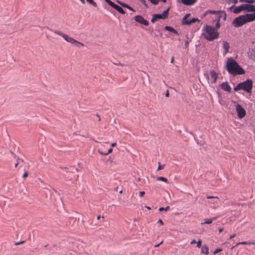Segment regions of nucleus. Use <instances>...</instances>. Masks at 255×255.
Wrapping results in <instances>:
<instances>
[{
    "mask_svg": "<svg viewBox=\"0 0 255 255\" xmlns=\"http://www.w3.org/2000/svg\"><path fill=\"white\" fill-rule=\"evenodd\" d=\"M204 76L208 83L211 84H215L218 77V74L214 70H211L209 73L206 72L204 73Z\"/></svg>",
    "mask_w": 255,
    "mask_h": 255,
    "instance_id": "39448f33",
    "label": "nucleus"
},
{
    "mask_svg": "<svg viewBox=\"0 0 255 255\" xmlns=\"http://www.w3.org/2000/svg\"><path fill=\"white\" fill-rule=\"evenodd\" d=\"M253 88V81L251 79H247L245 81L238 84L234 88L235 91L243 90L246 92L251 94Z\"/></svg>",
    "mask_w": 255,
    "mask_h": 255,
    "instance_id": "20e7f679",
    "label": "nucleus"
},
{
    "mask_svg": "<svg viewBox=\"0 0 255 255\" xmlns=\"http://www.w3.org/2000/svg\"><path fill=\"white\" fill-rule=\"evenodd\" d=\"M54 32L57 34V35H59L60 36H61L62 37H63L64 38L65 35H66V34L63 33L62 31H59V30H55L54 31Z\"/></svg>",
    "mask_w": 255,
    "mask_h": 255,
    "instance_id": "bb28decb",
    "label": "nucleus"
},
{
    "mask_svg": "<svg viewBox=\"0 0 255 255\" xmlns=\"http://www.w3.org/2000/svg\"><path fill=\"white\" fill-rule=\"evenodd\" d=\"M235 108L238 118L240 119L243 118L246 114L245 110L239 104L236 105Z\"/></svg>",
    "mask_w": 255,
    "mask_h": 255,
    "instance_id": "1a4fd4ad",
    "label": "nucleus"
},
{
    "mask_svg": "<svg viewBox=\"0 0 255 255\" xmlns=\"http://www.w3.org/2000/svg\"><path fill=\"white\" fill-rule=\"evenodd\" d=\"M162 243V241H161L160 243L159 244H157L155 245H154V247H158L160 244H161Z\"/></svg>",
    "mask_w": 255,
    "mask_h": 255,
    "instance_id": "37998d69",
    "label": "nucleus"
},
{
    "mask_svg": "<svg viewBox=\"0 0 255 255\" xmlns=\"http://www.w3.org/2000/svg\"><path fill=\"white\" fill-rule=\"evenodd\" d=\"M188 14H186L183 18L182 23L183 24H191L192 23H194L197 21H199L198 18H192L190 21H187V18H188Z\"/></svg>",
    "mask_w": 255,
    "mask_h": 255,
    "instance_id": "ddd939ff",
    "label": "nucleus"
},
{
    "mask_svg": "<svg viewBox=\"0 0 255 255\" xmlns=\"http://www.w3.org/2000/svg\"><path fill=\"white\" fill-rule=\"evenodd\" d=\"M164 210V208L163 207H160L159 208V211H161L162 210Z\"/></svg>",
    "mask_w": 255,
    "mask_h": 255,
    "instance_id": "09e8293b",
    "label": "nucleus"
},
{
    "mask_svg": "<svg viewBox=\"0 0 255 255\" xmlns=\"http://www.w3.org/2000/svg\"><path fill=\"white\" fill-rule=\"evenodd\" d=\"M63 39L65 40L67 42L70 43L71 44L77 47H80L81 46L83 47L84 46V45L82 43L76 40L73 38L68 36L66 34L65 35Z\"/></svg>",
    "mask_w": 255,
    "mask_h": 255,
    "instance_id": "0eeeda50",
    "label": "nucleus"
},
{
    "mask_svg": "<svg viewBox=\"0 0 255 255\" xmlns=\"http://www.w3.org/2000/svg\"><path fill=\"white\" fill-rule=\"evenodd\" d=\"M152 4L156 5L159 2V0H148Z\"/></svg>",
    "mask_w": 255,
    "mask_h": 255,
    "instance_id": "2f4dec72",
    "label": "nucleus"
},
{
    "mask_svg": "<svg viewBox=\"0 0 255 255\" xmlns=\"http://www.w3.org/2000/svg\"><path fill=\"white\" fill-rule=\"evenodd\" d=\"M169 96V92L167 90L165 93V97H168Z\"/></svg>",
    "mask_w": 255,
    "mask_h": 255,
    "instance_id": "c03bdc74",
    "label": "nucleus"
},
{
    "mask_svg": "<svg viewBox=\"0 0 255 255\" xmlns=\"http://www.w3.org/2000/svg\"><path fill=\"white\" fill-rule=\"evenodd\" d=\"M197 0H180V2L186 5L194 4Z\"/></svg>",
    "mask_w": 255,
    "mask_h": 255,
    "instance_id": "f3484780",
    "label": "nucleus"
},
{
    "mask_svg": "<svg viewBox=\"0 0 255 255\" xmlns=\"http://www.w3.org/2000/svg\"><path fill=\"white\" fill-rule=\"evenodd\" d=\"M157 180L162 181H163V182H167V179L165 178V177H158L157 178Z\"/></svg>",
    "mask_w": 255,
    "mask_h": 255,
    "instance_id": "c756f323",
    "label": "nucleus"
},
{
    "mask_svg": "<svg viewBox=\"0 0 255 255\" xmlns=\"http://www.w3.org/2000/svg\"><path fill=\"white\" fill-rule=\"evenodd\" d=\"M157 222L158 223H159L160 224H161V225H163V223L161 219H159Z\"/></svg>",
    "mask_w": 255,
    "mask_h": 255,
    "instance_id": "a19ab883",
    "label": "nucleus"
},
{
    "mask_svg": "<svg viewBox=\"0 0 255 255\" xmlns=\"http://www.w3.org/2000/svg\"><path fill=\"white\" fill-rule=\"evenodd\" d=\"M101 217V216H98L97 218V220H99L100 219V218ZM102 218L103 219L104 217L103 216L102 217Z\"/></svg>",
    "mask_w": 255,
    "mask_h": 255,
    "instance_id": "603ef678",
    "label": "nucleus"
},
{
    "mask_svg": "<svg viewBox=\"0 0 255 255\" xmlns=\"http://www.w3.org/2000/svg\"><path fill=\"white\" fill-rule=\"evenodd\" d=\"M117 1L118 2V3H119L120 5H121L123 7H126L131 11H135V10L131 6H129L126 3L122 2L120 1L119 0H117Z\"/></svg>",
    "mask_w": 255,
    "mask_h": 255,
    "instance_id": "5701e85b",
    "label": "nucleus"
},
{
    "mask_svg": "<svg viewBox=\"0 0 255 255\" xmlns=\"http://www.w3.org/2000/svg\"><path fill=\"white\" fill-rule=\"evenodd\" d=\"M226 69L229 74L234 76L243 75L245 73V71L232 57L227 58Z\"/></svg>",
    "mask_w": 255,
    "mask_h": 255,
    "instance_id": "f257e3e1",
    "label": "nucleus"
},
{
    "mask_svg": "<svg viewBox=\"0 0 255 255\" xmlns=\"http://www.w3.org/2000/svg\"><path fill=\"white\" fill-rule=\"evenodd\" d=\"M241 11H246L250 12H255V5H251V4H246L244 3L239 5Z\"/></svg>",
    "mask_w": 255,
    "mask_h": 255,
    "instance_id": "6e6552de",
    "label": "nucleus"
},
{
    "mask_svg": "<svg viewBox=\"0 0 255 255\" xmlns=\"http://www.w3.org/2000/svg\"><path fill=\"white\" fill-rule=\"evenodd\" d=\"M21 160L20 159H18L17 160V162L15 164V167H16L17 166L18 164H20V163L21 162Z\"/></svg>",
    "mask_w": 255,
    "mask_h": 255,
    "instance_id": "c9c22d12",
    "label": "nucleus"
},
{
    "mask_svg": "<svg viewBox=\"0 0 255 255\" xmlns=\"http://www.w3.org/2000/svg\"><path fill=\"white\" fill-rule=\"evenodd\" d=\"M27 176H28V173H27V172L26 171L23 174L22 177L23 178H25V177H27Z\"/></svg>",
    "mask_w": 255,
    "mask_h": 255,
    "instance_id": "4c0bfd02",
    "label": "nucleus"
},
{
    "mask_svg": "<svg viewBox=\"0 0 255 255\" xmlns=\"http://www.w3.org/2000/svg\"><path fill=\"white\" fill-rule=\"evenodd\" d=\"M168 14V9L163 11L162 13L154 14L153 15L151 21L154 22L159 19H165Z\"/></svg>",
    "mask_w": 255,
    "mask_h": 255,
    "instance_id": "423d86ee",
    "label": "nucleus"
},
{
    "mask_svg": "<svg viewBox=\"0 0 255 255\" xmlns=\"http://www.w3.org/2000/svg\"><path fill=\"white\" fill-rule=\"evenodd\" d=\"M223 231V228H219V232H221Z\"/></svg>",
    "mask_w": 255,
    "mask_h": 255,
    "instance_id": "864d4df0",
    "label": "nucleus"
},
{
    "mask_svg": "<svg viewBox=\"0 0 255 255\" xmlns=\"http://www.w3.org/2000/svg\"><path fill=\"white\" fill-rule=\"evenodd\" d=\"M202 35L206 39L213 41L218 38L219 33L215 27L206 24L202 28Z\"/></svg>",
    "mask_w": 255,
    "mask_h": 255,
    "instance_id": "7ed1b4c3",
    "label": "nucleus"
},
{
    "mask_svg": "<svg viewBox=\"0 0 255 255\" xmlns=\"http://www.w3.org/2000/svg\"><path fill=\"white\" fill-rule=\"evenodd\" d=\"M82 3H85V0H79Z\"/></svg>",
    "mask_w": 255,
    "mask_h": 255,
    "instance_id": "5fc2aeb1",
    "label": "nucleus"
},
{
    "mask_svg": "<svg viewBox=\"0 0 255 255\" xmlns=\"http://www.w3.org/2000/svg\"><path fill=\"white\" fill-rule=\"evenodd\" d=\"M85 1H86L88 3L91 4V5H93L94 6H97L96 3L93 0H85Z\"/></svg>",
    "mask_w": 255,
    "mask_h": 255,
    "instance_id": "cd10ccee",
    "label": "nucleus"
},
{
    "mask_svg": "<svg viewBox=\"0 0 255 255\" xmlns=\"http://www.w3.org/2000/svg\"><path fill=\"white\" fill-rule=\"evenodd\" d=\"M235 236H236V234H233V235H231L230 237V239H232L233 238L235 237Z\"/></svg>",
    "mask_w": 255,
    "mask_h": 255,
    "instance_id": "49530a36",
    "label": "nucleus"
},
{
    "mask_svg": "<svg viewBox=\"0 0 255 255\" xmlns=\"http://www.w3.org/2000/svg\"><path fill=\"white\" fill-rule=\"evenodd\" d=\"M255 20V12L247 13L236 17L233 21L232 24L236 27H241L244 24Z\"/></svg>",
    "mask_w": 255,
    "mask_h": 255,
    "instance_id": "f03ea898",
    "label": "nucleus"
},
{
    "mask_svg": "<svg viewBox=\"0 0 255 255\" xmlns=\"http://www.w3.org/2000/svg\"><path fill=\"white\" fill-rule=\"evenodd\" d=\"M164 29L167 31L173 32L177 35H179L178 31L170 26H165Z\"/></svg>",
    "mask_w": 255,
    "mask_h": 255,
    "instance_id": "6ab92c4d",
    "label": "nucleus"
},
{
    "mask_svg": "<svg viewBox=\"0 0 255 255\" xmlns=\"http://www.w3.org/2000/svg\"><path fill=\"white\" fill-rule=\"evenodd\" d=\"M190 19H188V18H187V21H190Z\"/></svg>",
    "mask_w": 255,
    "mask_h": 255,
    "instance_id": "13d9d810",
    "label": "nucleus"
},
{
    "mask_svg": "<svg viewBox=\"0 0 255 255\" xmlns=\"http://www.w3.org/2000/svg\"><path fill=\"white\" fill-rule=\"evenodd\" d=\"M111 6L113 7L114 9L117 10L118 12H119L121 14H125V11L122 8V7L118 5L117 4L114 3L111 0H105Z\"/></svg>",
    "mask_w": 255,
    "mask_h": 255,
    "instance_id": "9d476101",
    "label": "nucleus"
},
{
    "mask_svg": "<svg viewBox=\"0 0 255 255\" xmlns=\"http://www.w3.org/2000/svg\"><path fill=\"white\" fill-rule=\"evenodd\" d=\"M169 209V206H167L165 208H164V210L165 211H167Z\"/></svg>",
    "mask_w": 255,
    "mask_h": 255,
    "instance_id": "3c124183",
    "label": "nucleus"
},
{
    "mask_svg": "<svg viewBox=\"0 0 255 255\" xmlns=\"http://www.w3.org/2000/svg\"><path fill=\"white\" fill-rule=\"evenodd\" d=\"M164 168V165H161L160 162H158V166L157 167V170H159L161 169H163Z\"/></svg>",
    "mask_w": 255,
    "mask_h": 255,
    "instance_id": "473e14b6",
    "label": "nucleus"
},
{
    "mask_svg": "<svg viewBox=\"0 0 255 255\" xmlns=\"http://www.w3.org/2000/svg\"><path fill=\"white\" fill-rule=\"evenodd\" d=\"M188 45H189V42L188 41H186L185 42V48H187L188 47Z\"/></svg>",
    "mask_w": 255,
    "mask_h": 255,
    "instance_id": "ea45409f",
    "label": "nucleus"
},
{
    "mask_svg": "<svg viewBox=\"0 0 255 255\" xmlns=\"http://www.w3.org/2000/svg\"><path fill=\"white\" fill-rule=\"evenodd\" d=\"M201 244H202V241L201 240H199L197 242V247L198 248H200L201 247Z\"/></svg>",
    "mask_w": 255,
    "mask_h": 255,
    "instance_id": "72a5a7b5",
    "label": "nucleus"
},
{
    "mask_svg": "<svg viewBox=\"0 0 255 255\" xmlns=\"http://www.w3.org/2000/svg\"><path fill=\"white\" fill-rule=\"evenodd\" d=\"M207 198L214 199L213 200L209 202V203H210V204H217L219 202V198L217 197L208 196H207Z\"/></svg>",
    "mask_w": 255,
    "mask_h": 255,
    "instance_id": "aec40b11",
    "label": "nucleus"
},
{
    "mask_svg": "<svg viewBox=\"0 0 255 255\" xmlns=\"http://www.w3.org/2000/svg\"><path fill=\"white\" fill-rule=\"evenodd\" d=\"M221 87L223 90H224L225 91H227L228 92H231V88L227 82H223V83H222L221 84Z\"/></svg>",
    "mask_w": 255,
    "mask_h": 255,
    "instance_id": "dca6fc26",
    "label": "nucleus"
},
{
    "mask_svg": "<svg viewBox=\"0 0 255 255\" xmlns=\"http://www.w3.org/2000/svg\"><path fill=\"white\" fill-rule=\"evenodd\" d=\"M108 143V142H101L100 143H101V145H102V146H105V144L106 143Z\"/></svg>",
    "mask_w": 255,
    "mask_h": 255,
    "instance_id": "de8ad7c7",
    "label": "nucleus"
},
{
    "mask_svg": "<svg viewBox=\"0 0 255 255\" xmlns=\"http://www.w3.org/2000/svg\"><path fill=\"white\" fill-rule=\"evenodd\" d=\"M221 15H218V17L216 18L215 19V21H217V22L216 23V29H217L220 28V18H221Z\"/></svg>",
    "mask_w": 255,
    "mask_h": 255,
    "instance_id": "393cba45",
    "label": "nucleus"
},
{
    "mask_svg": "<svg viewBox=\"0 0 255 255\" xmlns=\"http://www.w3.org/2000/svg\"><path fill=\"white\" fill-rule=\"evenodd\" d=\"M248 55L250 59L255 60V51L254 49L249 50Z\"/></svg>",
    "mask_w": 255,
    "mask_h": 255,
    "instance_id": "412c9836",
    "label": "nucleus"
},
{
    "mask_svg": "<svg viewBox=\"0 0 255 255\" xmlns=\"http://www.w3.org/2000/svg\"><path fill=\"white\" fill-rule=\"evenodd\" d=\"M142 4H143L144 5H146V1L145 0H139Z\"/></svg>",
    "mask_w": 255,
    "mask_h": 255,
    "instance_id": "58836bf2",
    "label": "nucleus"
},
{
    "mask_svg": "<svg viewBox=\"0 0 255 255\" xmlns=\"http://www.w3.org/2000/svg\"><path fill=\"white\" fill-rule=\"evenodd\" d=\"M246 0H239V1L240 2H245L246 3Z\"/></svg>",
    "mask_w": 255,
    "mask_h": 255,
    "instance_id": "8fccbe9b",
    "label": "nucleus"
},
{
    "mask_svg": "<svg viewBox=\"0 0 255 255\" xmlns=\"http://www.w3.org/2000/svg\"><path fill=\"white\" fill-rule=\"evenodd\" d=\"M113 151V149L112 148H110L108 149L107 152H103L102 150V149H99L98 150L99 153L102 155H107L109 153H111Z\"/></svg>",
    "mask_w": 255,
    "mask_h": 255,
    "instance_id": "b1692460",
    "label": "nucleus"
},
{
    "mask_svg": "<svg viewBox=\"0 0 255 255\" xmlns=\"http://www.w3.org/2000/svg\"><path fill=\"white\" fill-rule=\"evenodd\" d=\"M254 1V0H246V4H251V5H254V4H253Z\"/></svg>",
    "mask_w": 255,
    "mask_h": 255,
    "instance_id": "7c9ffc66",
    "label": "nucleus"
},
{
    "mask_svg": "<svg viewBox=\"0 0 255 255\" xmlns=\"http://www.w3.org/2000/svg\"><path fill=\"white\" fill-rule=\"evenodd\" d=\"M201 253L205 255L209 254V248L206 245H203L201 248Z\"/></svg>",
    "mask_w": 255,
    "mask_h": 255,
    "instance_id": "4be33fe9",
    "label": "nucleus"
},
{
    "mask_svg": "<svg viewBox=\"0 0 255 255\" xmlns=\"http://www.w3.org/2000/svg\"><path fill=\"white\" fill-rule=\"evenodd\" d=\"M230 48V43L226 40H223L222 41V48L223 49V54L224 56L229 52Z\"/></svg>",
    "mask_w": 255,
    "mask_h": 255,
    "instance_id": "f8f14e48",
    "label": "nucleus"
},
{
    "mask_svg": "<svg viewBox=\"0 0 255 255\" xmlns=\"http://www.w3.org/2000/svg\"><path fill=\"white\" fill-rule=\"evenodd\" d=\"M196 243V241L195 240H192V241L191 242V244H195Z\"/></svg>",
    "mask_w": 255,
    "mask_h": 255,
    "instance_id": "79ce46f5",
    "label": "nucleus"
},
{
    "mask_svg": "<svg viewBox=\"0 0 255 255\" xmlns=\"http://www.w3.org/2000/svg\"><path fill=\"white\" fill-rule=\"evenodd\" d=\"M217 218L216 217H213L212 218H210V219H204V222H202L201 223V225H204V224H211L214 221H215V220H216Z\"/></svg>",
    "mask_w": 255,
    "mask_h": 255,
    "instance_id": "a211bd4d",
    "label": "nucleus"
},
{
    "mask_svg": "<svg viewBox=\"0 0 255 255\" xmlns=\"http://www.w3.org/2000/svg\"><path fill=\"white\" fill-rule=\"evenodd\" d=\"M238 2V0H228V3L229 4H230V3H232L233 5H235L236 4H237Z\"/></svg>",
    "mask_w": 255,
    "mask_h": 255,
    "instance_id": "c85d7f7f",
    "label": "nucleus"
},
{
    "mask_svg": "<svg viewBox=\"0 0 255 255\" xmlns=\"http://www.w3.org/2000/svg\"><path fill=\"white\" fill-rule=\"evenodd\" d=\"M222 251V249H217L216 250H215L214 252V254H216L221 251Z\"/></svg>",
    "mask_w": 255,
    "mask_h": 255,
    "instance_id": "f704fd0d",
    "label": "nucleus"
},
{
    "mask_svg": "<svg viewBox=\"0 0 255 255\" xmlns=\"http://www.w3.org/2000/svg\"><path fill=\"white\" fill-rule=\"evenodd\" d=\"M116 145V142H113L111 144V147H114L115 146V145Z\"/></svg>",
    "mask_w": 255,
    "mask_h": 255,
    "instance_id": "a18cd8bd",
    "label": "nucleus"
},
{
    "mask_svg": "<svg viewBox=\"0 0 255 255\" xmlns=\"http://www.w3.org/2000/svg\"><path fill=\"white\" fill-rule=\"evenodd\" d=\"M251 244H253L254 245H255V242H253V243H251V242H240V243H238L236 244V245L235 246H233L232 248V249H234L236 246H238L240 244H242V245H250Z\"/></svg>",
    "mask_w": 255,
    "mask_h": 255,
    "instance_id": "a878e982",
    "label": "nucleus"
},
{
    "mask_svg": "<svg viewBox=\"0 0 255 255\" xmlns=\"http://www.w3.org/2000/svg\"><path fill=\"white\" fill-rule=\"evenodd\" d=\"M145 194L144 191H139V195L140 197H142Z\"/></svg>",
    "mask_w": 255,
    "mask_h": 255,
    "instance_id": "e433bc0d",
    "label": "nucleus"
},
{
    "mask_svg": "<svg viewBox=\"0 0 255 255\" xmlns=\"http://www.w3.org/2000/svg\"><path fill=\"white\" fill-rule=\"evenodd\" d=\"M228 9L230 12H233L235 14H239L242 12L239 6H235V5H232L231 6L229 7Z\"/></svg>",
    "mask_w": 255,
    "mask_h": 255,
    "instance_id": "2eb2a0df",
    "label": "nucleus"
},
{
    "mask_svg": "<svg viewBox=\"0 0 255 255\" xmlns=\"http://www.w3.org/2000/svg\"><path fill=\"white\" fill-rule=\"evenodd\" d=\"M146 208L148 210H150L151 209L150 207L147 206H146Z\"/></svg>",
    "mask_w": 255,
    "mask_h": 255,
    "instance_id": "4d7b16f0",
    "label": "nucleus"
},
{
    "mask_svg": "<svg viewBox=\"0 0 255 255\" xmlns=\"http://www.w3.org/2000/svg\"><path fill=\"white\" fill-rule=\"evenodd\" d=\"M222 11L218 10H208L206 11L203 14V16H205L209 14H212L215 15V18L218 17V15H221L220 13L222 12Z\"/></svg>",
    "mask_w": 255,
    "mask_h": 255,
    "instance_id": "4468645a",
    "label": "nucleus"
},
{
    "mask_svg": "<svg viewBox=\"0 0 255 255\" xmlns=\"http://www.w3.org/2000/svg\"><path fill=\"white\" fill-rule=\"evenodd\" d=\"M134 20L138 23H139L143 25H148L149 23L147 20L145 19L142 16L137 15L134 16Z\"/></svg>",
    "mask_w": 255,
    "mask_h": 255,
    "instance_id": "9b49d317",
    "label": "nucleus"
},
{
    "mask_svg": "<svg viewBox=\"0 0 255 255\" xmlns=\"http://www.w3.org/2000/svg\"><path fill=\"white\" fill-rule=\"evenodd\" d=\"M161 1H162L163 2H165L166 0H160Z\"/></svg>",
    "mask_w": 255,
    "mask_h": 255,
    "instance_id": "6e6d98bb",
    "label": "nucleus"
}]
</instances>
